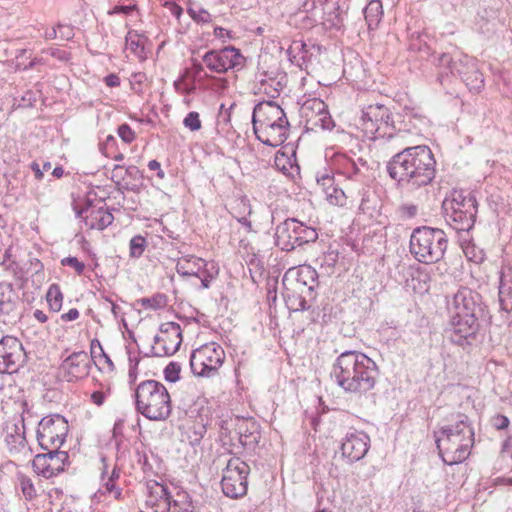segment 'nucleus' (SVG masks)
Returning <instances> with one entry per match:
<instances>
[{"label":"nucleus","mask_w":512,"mask_h":512,"mask_svg":"<svg viewBox=\"0 0 512 512\" xmlns=\"http://www.w3.org/2000/svg\"><path fill=\"white\" fill-rule=\"evenodd\" d=\"M386 169L399 187L415 190L433 181L436 175V160L428 146H408L389 160Z\"/></svg>","instance_id":"obj_1"},{"label":"nucleus","mask_w":512,"mask_h":512,"mask_svg":"<svg viewBox=\"0 0 512 512\" xmlns=\"http://www.w3.org/2000/svg\"><path fill=\"white\" fill-rule=\"evenodd\" d=\"M379 375L375 361L366 354L347 350L335 360L331 370V378L347 393L366 394L376 384Z\"/></svg>","instance_id":"obj_2"},{"label":"nucleus","mask_w":512,"mask_h":512,"mask_svg":"<svg viewBox=\"0 0 512 512\" xmlns=\"http://www.w3.org/2000/svg\"><path fill=\"white\" fill-rule=\"evenodd\" d=\"M447 311L451 342L460 346L470 344L479 331V318L484 311L481 296L466 287L460 288L447 301Z\"/></svg>","instance_id":"obj_3"},{"label":"nucleus","mask_w":512,"mask_h":512,"mask_svg":"<svg viewBox=\"0 0 512 512\" xmlns=\"http://www.w3.org/2000/svg\"><path fill=\"white\" fill-rule=\"evenodd\" d=\"M453 420V424L444 425L439 431L434 432L439 455L447 465L465 461L474 443V431L469 418L458 413Z\"/></svg>","instance_id":"obj_4"},{"label":"nucleus","mask_w":512,"mask_h":512,"mask_svg":"<svg viewBox=\"0 0 512 512\" xmlns=\"http://www.w3.org/2000/svg\"><path fill=\"white\" fill-rule=\"evenodd\" d=\"M137 412L152 421L166 420L172 410L167 388L156 380H145L134 391Z\"/></svg>","instance_id":"obj_5"},{"label":"nucleus","mask_w":512,"mask_h":512,"mask_svg":"<svg viewBox=\"0 0 512 512\" xmlns=\"http://www.w3.org/2000/svg\"><path fill=\"white\" fill-rule=\"evenodd\" d=\"M448 247L446 233L439 228L420 226L413 229L409 250L420 263L434 264L444 258Z\"/></svg>","instance_id":"obj_6"},{"label":"nucleus","mask_w":512,"mask_h":512,"mask_svg":"<svg viewBox=\"0 0 512 512\" xmlns=\"http://www.w3.org/2000/svg\"><path fill=\"white\" fill-rule=\"evenodd\" d=\"M446 222L456 231H469L475 223L477 201L473 194L454 192L451 200L444 201Z\"/></svg>","instance_id":"obj_7"},{"label":"nucleus","mask_w":512,"mask_h":512,"mask_svg":"<svg viewBox=\"0 0 512 512\" xmlns=\"http://www.w3.org/2000/svg\"><path fill=\"white\" fill-rule=\"evenodd\" d=\"M318 233L295 218H287L275 228V243L283 251H291L298 246L314 242Z\"/></svg>","instance_id":"obj_8"},{"label":"nucleus","mask_w":512,"mask_h":512,"mask_svg":"<svg viewBox=\"0 0 512 512\" xmlns=\"http://www.w3.org/2000/svg\"><path fill=\"white\" fill-rule=\"evenodd\" d=\"M359 126L369 139L393 138L394 126L389 109L382 104H371L363 108Z\"/></svg>","instance_id":"obj_9"},{"label":"nucleus","mask_w":512,"mask_h":512,"mask_svg":"<svg viewBox=\"0 0 512 512\" xmlns=\"http://www.w3.org/2000/svg\"><path fill=\"white\" fill-rule=\"evenodd\" d=\"M225 360L224 349L215 342H210L195 349L190 356V367L195 376L212 377Z\"/></svg>","instance_id":"obj_10"},{"label":"nucleus","mask_w":512,"mask_h":512,"mask_svg":"<svg viewBox=\"0 0 512 512\" xmlns=\"http://www.w3.org/2000/svg\"><path fill=\"white\" fill-rule=\"evenodd\" d=\"M68 431V422L63 416L49 415L43 417L38 424L37 441L43 450L60 449Z\"/></svg>","instance_id":"obj_11"},{"label":"nucleus","mask_w":512,"mask_h":512,"mask_svg":"<svg viewBox=\"0 0 512 512\" xmlns=\"http://www.w3.org/2000/svg\"><path fill=\"white\" fill-rule=\"evenodd\" d=\"M249 470V466L238 457L228 460L221 480L222 491L227 497L236 499L247 493Z\"/></svg>","instance_id":"obj_12"},{"label":"nucleus","mask_w":512,"mask_h":512,"mask_svg":"<svg viewBox=\"0 0 512 512\" xmlns=\"http://www.w3.org/2000/svg\"><path fill=\"white\" fill-rule=\"evenodd\" d=\"M26 361L27 354L19 339L7 335L0 340V373H16Z\"/></svg>","instance_id":"obj_13"},{"label":"nucleus","mask_w":512,"mask_h":512,"mask_svg":"<svg viewBox=\"0 0 512 512\" xmlns=\"http://www.w3.org/2000/svg\"><path fill=\"white\" fill-rule=\"evenodd\" d=\"M202 60L210 71L218 74L225 73L229 69H239L245 62L240 50L233 46L209 50L204 54Z\"/></svg>","instance_id":"obj_14"},{"label":"nucleus","mask_w":512,"mask_h":512,"mask_svg":"<svg viewBox=\"0 0 512 512\" xmlns=\"http://www.w3.org/2000/svg\"><path fill=\"white\" fill-rule=\"evenodd\" d=\"M160 333L154 337L152 354L157 357L171 356L176 353L182 342V330L176 322L160 325Z\"/></svg>","instance_id":"obj_15"},{"label":"nucleus","mask_w":512,"mask_h":512,"mask_svg":"<svg viewBox=\"0 0 512 512\" xmlns=\"http://www.w3.org/2000/svg\"><path fill=\"white\" fill-rule=\"evenodd\" d=\"M301 116L309 129L321 128L331 130L334 122L325 102L319 98H309L302 103Z\"/></svg>","instance_id":"obj_16"},{"label":"nucleus","mask_w":512,"mask_h":512,"mask_svg":"<svg viewBox=\"0 0 512 512\" xmlns=\"http://www.w3.org/2000/svg\"><path fill=\"white\" fill-rule=\"evenodd\" d=\"M47 453L37 454L33 460V468L45 478H51L64 471L68 453L59 449L46 450Z\"/></svg>","instance_id":"obj_17"},{"label":"nucleus","mask_w":512,"mask_h":512,"mask_svg":"<svg viewBox=\"0 0 512 512\" xmlns=\"http://www.w3.org/2000/svg\"><path fill=\"white\" fill-rule=\"evenodd\" d=\"M370 448V437L363 431L353 430L346 433L341 443V454L349 463L360 461Z\"/></svg>","instance_id":"obj_18"},{"label":"nucleus","mask_w":512,"mask_h":512,"mask_svg":"<svg viewBox=\"0 0 512 512\" xmlns=\"http://www.w3.org/2000/svg\"><path fill=\"white\" fill-rule=\"evenodd\" d=\"M286 118L284 110L274 101L259 102L253 109V130L267 128Z\"/></svg>","instance_id":"obj_19"},{"label":"nucleus","mask_w":512,"mask_h":512,"mask_svg":"<svg viewBox=\"0 0 512 512\" xmlns=\"http://www.w3.org/2000/svg\"><path fill=\"white\" fill-rule=\"evenodd\" d=\"M91 361L85 351L73 352L61 364L60 370L68 382L85 378L89 374Z\"/></svg>","instance_id":"obj_20"},{"label":"nucleus","mask_w":512,"mask_h":512,"mask_svg":"<svg viewBox=\"0 0 512 512\" xmlns=\"http://www.w3.org/2000/svg\"><path fill=\"white\" fill-rule=\"evenodd\" d=\"M464 59L473 58L462 54L451 56L448 53L439 54L437 57L434 56V62L440 69H442L438 75V81L443 84L445 77H447L449 74L453 76H459L460 79L463 80L465 72H467V68L466 66L460 65L458 63L464 64Z\"/></svg>","instance_id":"obj_21"},{"label":"nucleus","mask_w":512,"mask_h":512,"mask_svg":"<svg viewBox=\"0 0 512 512\" xmlns=\"http://www.w3.org/2000/svg\"><path fill=\"white\" fill-rule=\"evenodd\" d=\"M333 164L337 174H341L352 181L363 180V168L367 167V162L361 157L354 159L345 154L335 153L333 157Z\"/></svg>","instance_id":"obj_22"},{"label":"nucleus","mask_w":512,"mask_h":512,"mask_svg":"<svg viewBox=\"0 0 512 512\" xmlns=\"http://www.w3.org/2000/svg\"><path fill=\"white\" fill-rule=\"evenodd\" d=\"M288 132L289 122L287 118L267 128H256V131H254L258 140L271 147H277L283 144L288 138Z\"/></svg>","instance_id":"obj_23"},{"label":"nucleus","mask_w":512,"mask_h":512,"mask_svg":"<svg viewBox=\"0 0 512 512\" xmlns=\"http://www.w3.org/2000/svg\"><path fill=\"white\" fill-rule=\"evenodd\" d=\"M206 266L207 262L204 259L194 255H187L178 259L176 271L183 277H200V273H202Z\"/></svg>","instance_id":"obj_24"},{"label":"nucleus","mask_w":512,"mask_h":512,"mask_svg":"<svg viewBox=\"0 0 512 512\" xmlns=\"http://www.w3.org/2000/svg\"><path fill=\"white\" fill-rule=\"evenodd\" d=\"M499 304L503 311L512 312V269L503 270L500 276Z\"/></svg>","instance_id":"obj_25"},{"label":"nucleus","mask_w":512,"mask_h":512,"mask_svg":"<svg viewBox=\"0 0 512 512\" xmlns=\"http://www.w3.org/2000/svg\"><path fill=\"white\" fill-rule=\"evenodd\" d=\"M18 296L9 283H0V317L11 316L17 308Z\"/></svg>","instance_id":"obj_26"},{"label":"nucleus","mask_w":512,"mask_h":512,"mask_svg":"<svg viewBox=\"0 0 512 512\" xmlns=\"http://www.w3.org/2000/svg\"><path fill=\"white\" fill-rule=\"evenodd\" d=\"M464 66L467 68L463 82L470 91L478 92L484 85V79L482 73L479 71L476 61L474 59H465ZM462 65L461 63H459Z\"/></svg>","instance_id":"obj_27"},{"label":"nucleus","mask_w":512,"mask_h":512,"mask_svg":"<svg viewBox=\"0 0 512 512\" xmlns=\"http://www.w3.org/2000/svg\"><path fill=\"white\" fill-rule=\"evenodd\" d=\"M114 217L112 213L103 208L93 209L87 216V224L92 229L103 230L112 224Z\"/></svg>","instance_id":"obj_28"},{"label":"nucleus","mask_w":512,"mask_h":512,"mask_svg":"<svg viewBox=\"0 0 512 512\" xmlns=\"http://www.w3.org/2000/svg\"><path fill=\"white\" fill-rule=\"evenodd\" d=\"M159 498L151 497L149 503L154 507V512H172L173 499L164 485L156 484V492Z\"/></svg>","instance_id":"obj_29"},{"label":"nucleus","mask_w":512,"mask_h":512,"mask_svg":"<svg viewBox=\"0 0 512 512\" xmlns=\"http://www.w3.org/2000/svg\"><path fill=\"white\" fill-rule=\"evenodd\" d=\"M364 17L369 29L378 27L383 17V6L380 0H370L364 8Z\"/></svg>","instance_id":"obj_30"},{"label":"nucleus","mask_w":512,"mask_h":512,"mask_svg":"<svg viewBox=\"0 0 512 512\" xmlns=\"http://www.w3.org/2000/svg\"><path fill=\"white\" fill-rule=\"evenodd\" d=\"M297 281L306 286L311 293L318 286V273L313 267L303 265L298 269Z\"/></svg>","instance_id":"obj_31"},{"label":"nucleus","mask_w":512,"mask_h":512,"mask_svg":"<svg viewBox=\"0 0 512 512\" xmlns=\"http://www.w3.org/2000/svg\"><path fill=\"white\" fill-rule=\"evenodd\" d=\"M126 48L135 54L139 59H145L144 44L135 31H129L125 38Z\"/></svg>","instance_id":"obj_32"},{"label":"nucleus","mask_w":512,"mask_h":512,"mask_svg":"<svg viewBox=\"0 0 512 512\" xmlns=\"http://www.w3.org/2000/svg\"><path fill=\"white\" fill-rule=\"evenodd\" d=\"M172 512H195V506L186 492L177 494V499L173 500Z\"/></svg>","instance_id":"obj_33"},{"label":"nucleus","mask_w":512,"mask_h":512,"mask_svg":"<svg viewBox=\"0 0 512 512\" xmlns=\"http://www.w3.org/2000/svg\"><path fill=\"white\" fill-rule=\"evenodd\" d=\"M47 302L50 306V309L54 312H58L61 309L63 295L61 293L60 287L57 284H52L46 295Z\"/></svg>","instance_id":"obj_34"},{"label":"nucleus","mask_w":512,"mask_h":512,"mask_svg":"<svg viewBox=\"0 0 512 512\" xmlns=\"http://www.w3.org/2000/svg\"><path fill=\"white\" fill-rule=\"evenodd\" d=\"M5 442L11 453H19L26 446V438L24 432L15 434L9 433L5 437Z\"/></svg>","instance_id":"obj_35"},{"label":"nucleus","mask_w":512,"mask_h":512,"mask_svg":"<svg viewBox=\"0 0 512 512\" xmlns=\"http://www.w3.org/2000/svg\"><path fill=\"white\" fill-rule=\"evenodd\" d=\"M147 246L146 239L141 235L132 237L129 243V252L132 258H139L143 255Z\"/></svg>","instance_id":"obj_36"},{"label":"nucleus","mask_w":512,"mask_h":512,"mask_svg":"<svg viewBox=\"0 0 512 512\" xmlns=\"http://www.w3.org/2000/svg\"><path fill=\"white\" fill-rule=\"evenodd\" d=\"M183 125L192 132L199 131L202 127L199 113L196 111L189 112L183 119Z\"/></svg>","instance_id":"obj_37"},{"label":"nucleus","mask_w":512,"mask_h":512,"mask_svg":"<svg viewBox=\"0 0 512 512\" xmlns=\"http://www.w3.org/2000/svg\"><path fill=\"white\" fill-rule=\"evenodd\" d=\"M325 197L332 205H342L345 200V194L342 189L336 187L334 184L330 190L326 191Z\"/></svg>","instance_id":"obj_38"},{"label":"nucleus","mask_w":512,"mask_h":512,"mask_svg":"<svg viewBox=\"0 0 512 512\" xmlns=\"http://www.w3.org/2000/svg\"><path fill=\"white\" fill-rule=\"evenodd\" d=\"M274 164L276 168L282 171L284 174L289 172V169L292 168L293 164L288 155L284 152L278 151L275 154Z\"/></svg>","instance_id":"obj_39"},{"label":"nucleus","mask_w":512,"mask_h":512,"mask_svg":"<svg viewBox=\"0 0 512 512\" xmlns=\"http://www.w3.org/2000/svg\"><path fill=\"white\" fill-rule=\"evenodd\" d=\"M181 366L177 362H170L164 369V378L166 381L175 383L180 378Z\"/></svg>","instance_id":"obj_40"},{"label":"nucleus","mask_w":512,"mask_h":512,"mask_svg":"<svg viewBox=\"0 0 512 512\" xmlns=\"http://www.w3.org/2000/svg\"><path fill=\"white\" fill-rule=\"evenodd\" d=\"M142 304L147 308L159 309L166 305V298L163 294H157L151 298L142 299Z\"/></svg>","instance_id":"obj_41"},{"label":"nucleus","mask_w":512,"mask_h":512,"mask_svg":"<svg viewBox=\"0 0 512 512\" xmlns=\"http://www.w3.org/2000/svg\"><path fill=\"white\" fill-rule=\"evenodd\" d=\"M21 490L26 499L31 500L36 496V489L28 477H22L20 480Z\"/></svg>","instance_id":"obj_42"},{"label":"nucleus","mask_w":512,"mask_h":512,"mask_svg":"<svg viewBox=\"0 0 512 512\" xmlns=\"http://www.w3.org/2000/svg\"><path fill=\"white\" fill-rule=\"evenodd\" d=\"M117 133L122 141L127 144L133 142L135 139V132L127 123L121 124L117 129Z\"/></svg>","instance_id":"obj_43"},{"label":"nucleus","mask_w":512,"mask_h":512,"mask_svg":"<svg viewBox=\"0 0 512 512\" xmlns=\"http://www.w3.org/2000/svg\"><path fill=\"white\" fill-rule=\"evenodd\" d=\"M61 265L73 268L78 275H81L85 270V264L79 261L78 258L72 256L63 258Z\"/></svg>","instance_id":"obj_44"},{"label":"nucleus","mask_w":512,"mask_h":512,"mask_svg":"<svg viewBox=\"0 0 512 512\" xmlns=\"http://www.w3.org/2000/svg\"><path fill=\"white\" fill-rule=\"evenodd\" d=\"M188 13L198 23H209L211 21L210 13L204 9L194 10L189 8Z\"/></svg>","instance_id":"obj_45"},{"label":"nucleus","mask_w":512,"mask_h":512,"mask_svg":"<svg viewBox=\"0 0 512 512\" xmlns=\"http://www.w3.org/2000/svg\"><path fill=\"white\" fill-rule=\"evenodd\" d=\"M338 261V252L336 251H328L321 258V267H326L329 269H333Z\"/></svg>","instance_id":"obj_46"},{"label":"nucleus","mask_w":512,"mask_h":512,"mask_svg":"<svg viewBox=\"0 0 512 512\" xmlns=\"http://www.w3.org/2000/svg\"><path fill=\"white\" fill-rule=\"evenodd\" d=\"M317 184L321 187L323 193H326V191L330 190V188L334 184V178L330 176L329 174H323L321 176H317L316 178Z\"/></svg>","instance_id":"obj_47"},{"label":"nucleus","mask_w":512,"mask_h":512,"mask_svg":"<svg viewBox=\"0 0 512 512\" xmlns=\"http://www.w3.org/2000/svg\"><path fill=\"white\" fill-rule=\"evenodd\" d=\"M491 423L497 430H504L508 428L510 421L506 416L497 414L491 419Z\"/></svg>","instance_id":"obj_48"},{"label":"nucleus","mask_w":512,"mask_h":512,"mask_svg":"<svg viewBox=\"0 0 512 512\" xmlns=\"http://www.w3.org/2000/svg\"><path fill=\"white\" fill-rule=\"evenodd\" d=\"M124 175L135 182H139L143 178L141 171L134 165H130L126 168L124 167Z\"/></svg>","instance_id":"obj_49"},{"label":"nucleus","mask_w":512,"mask_h":512,"mask_svg":"<svg viewBox=\"0 0 512 512\" xmlns=\"http://www.w3.org/2000/svg\"><path fill=\"white\" fill-rule=\"evenodd\" d=\"M291 307L295 311H305L310 308V305H308V303L304 297L299 295L293 299Z\"/></svg>","instance_id":"obj_50"},{"label":"nucleus","mask_w":512,"mask_h":512,"mask_svg":"<svg viewBox=\"0 0 512 512\" xmlns=\"http://www.w3.org/2000/svg\"><path fill=\"white\" fill-rule=\"evenodd\" d=\"M109 387L107 388V391H103V390H97V391H94L91 396H90V399L91 401L97 405V406H101L104 402H105V399H106V396L107 394L109 393Z\"/></svg>","instance_id":"obj_51"},{"label":"nucleus","mask_w":512,"mask_h":512,"mask_svg":"<svg viewBox=\"0 0 512 512\" xmlns=\"http://www.w3.org/2000/svg\"><path fill=\"white\" fill-rule=\"evenodd\" d=\"M111 179L117 185H120L121 181H124V179H125L124 166H122V165H115L113 170H112Z\"/></svg>","instance_id":"obj_52"},{"label":"nucleus","mask_w":512,"mask_h":512,"mask_svg":"<svg viewBox=\"0 0 512 512\" xmlns=\"http://www.w3.org/2000/svg\"><path fill=\"white\" fill-rule=\"evenodd\" d=\"M128 360H129V372H128L129 382L133 383L137 379V369H138L139 361H136V363L133 364V358H132V355L130 352H129Z\"/></svg>","instance_id":"obj_53"},{"label":"nucleus","mask_w":512,"mask_h":512,"mask_svg":"<svg viewBox=\"0 0 512 512\" xmlns=\"http://www.w3.org/2000/svg\"><path fill=\"white\" fill-rule=\"evenodd\" d=\"M57 28L59 30L60 38L63 40H70L73 38V28L68 25L58 24Z\"/></svg>","instance_id":"obj_54"},{"label":"nucleus","mask_w":512,"mask_h":512,"mask_svg":"<svg viewBox=\"0 0 512 512\" xmlns=\"http://www.w3.org/2000/svg\"><path fill=\"white\" fill-rule=\"evenodd\" d=\"M211 80L213 81V84H212V89L215 91V92H222L224 91L227 86H228V81L227 79L225 78H216V77H211Z\"/></svg>","instance_id":"obj_55"},{"label":"nucleus","mask_w":512,"mask_h":512,"mask_svg":"<svg viewBox=\"0 0 512 512\" xmlns=\"http://www.w3.org/2000/svg\"><path fill=\"white\" fill-rule=\"evenodd\" d=\"M22 102H23V105L27 106V107H31L33 106L36 101H37V94L33 91H27L23 96H22Z\"/></svg>","instance_id":"obj_56"},{"label":"nucleus","mask_w":512,"mask_h":512,"mask_svg":"<svg viewBox=\"0 0 512 512\" xmlns=\"http://www.w3.org/2000/svg\"><path fill=\"white\" fill-rule=\"evenodd\" d=\"M104 82L109 87H117L120 85V78L116 74H109L104 78Z\"/></svg>","instance_id":"obj_57"},{"label":"nucleus","mask_w":512,"mask_h":512,"mask_svg":"<svg viewBox=\"0 0 512 512\" xmlns=\"http://www.w3.org/2000/svg\"><path fill=\"white\" fill-rule=\"evenodd\" d=\"M148 168L151 171H157V175H158L159 178H161V179L164 178V175H165L164 171L161 169V165H160V163L157 160L149 161Z\"/></svg>","instance_id":"obj_58"},{"label":"nucleus","mask_w":512,"mask_h":512,"mask_svg":"<svg viewBox=\"0 0 512 512\" xmlns=\"http://www.w3.org/2000/svg\"><path fill=\"white\" fill-rule=\"evenodd\" d=\"M79 317V311L76 308H71L67 313L62 314L61 318L64 321H74Z\"/></svg>","instance_id":"obj_59"},{"label":"nucleus","mask_w":512,"mask_h":512,"mask_svg":"<svg viewBox=\"0 0 512 512\" xmlns=\"http://www.w3.org/2000/svg\"><path fill=\"white\" fill-rule=\"evenodd\" d=\"M400 209L402 213L408 217H414L417 213V207L415 205H403Z\"/></svg>","instance_id":"obj_60"},{"label":"nucleus","mask_w":512,"mask_h":512,"mask_svg":"<svg viewBox=\"0 0 512 512\" xmlns=\"http://www.w3.org/2000/svg\"><path fill=\"white\" fill-rule=\"evenodd\" d=\"M166 6L169 7L170 9V12L172 15H174L176 18H180V16L182 15V8L177 5L176 3L174 2H171V3H166Z\"/></svg>","instance_id":"obj_61"},{"label":"nucleus","mask_w":512,"mask_h":512,"mask_svg":"<svg viewBox=\"0 0 512 512\" xmlns=\"http://www.w3.org/2000/svg\"><path fill=\"white\" fill-rule=\"evenodd\" d=\"M30 168L34 172V176L37 180H41L43 178V170L40 168L37 162H32Z\"/></svg>","instance_id":"obj_62"},{"label":"nucleus","mask_w":512,"mask_h":512,"mask_svg":"<svg viewBox=\"0 0 512 512\" xmlns=\"http://www.w3.org/2000/svg\"><path fill=\"white\" fill-rule=\"evenodd\" d=\"M49 54L52 57L58 58L59 60H62V61L67 60V53L65 51H62L59 49H50Z\"/></svg>","instance_id":"obj_63"},{"label":"nucleus","mask_w":512,"mask_h":512,"mask_svg":"<svg viewBox=\"0 0 512 512\" xmlns=\"http://www.w3.org/2000/svg\"><path fill=\"white\" fill-rule=\"evenodd\" d=\"M192 69L194 78L200 77L201 73L204 71L203 65L197 61L193 62Z\"/></svg>","instance_id":"obj_64"}]
</instances>
